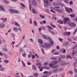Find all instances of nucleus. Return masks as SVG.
<instances>
[{
  "instance_id": "1",
  "label": "nucleus",
  "mask_w": 77,
  "mask_h": 77,
  "mask_svg": "<svg viewBox=\"0 0 77 77\" xmlns=\"http://www.w3.org/2000/svg\"><path fill=\"white\" fill-rule=\"evenodd\" d=\"M64 20L65 22L64 23V24H69L71 23V20L69 19V17H66L64 18Z\"/></svg>"
},
{
  "instance_id": "2",
  "label": "nucleus",
  "mask_w": 77,
  "mask_h": 77,
  "mask_svg": "<svg viewBox=\"0 0 77 77\" xmlns=\"http://www.w3.org/2000/svg\"><path fill=\"white\" fill-rule=\"evenodd\" d=\"M53 46V44H51V43H49V44L48 43H45L44 44V47L45 48H50V47H51Z\"/></svg>"
},
{
  "instance_id": "3",
  "label": "nucleus",
  "mask_w": 77,
  "mask_h": 77,
  "mask_svg": "<svg viewBox=\"0 0 77 77\" xmlns=\"http://www.w3.org/2000/svg\"><path fill=\"white\" fill-rule=\"evenodd\" d=\"M48 29H49V32H50V33H52V35H55V33H54V32H53L51 30H50V29H51V30H53V28L52 27L50 26H48Z\"/></svg>"
},
{
  "instance_id": "4",
  "label": "nucleus",
  "mask_w": 77,
  "mask_h": 77,
  "mask_svg": "<svg viewBox=\"0 0 77 77\" xmlns=\"http://www.w3.org/2000/svg\"><path fill=\"white\" fill-rule=\"evenodd\" d=\"M55 10L56 11H58V12L59 13H60V14H62L63 12L62 10L60 8L55 9Z\"/></svg>"
},
{
  "instance_id": "5",
  "label": "nucleus",
  "mask_w": 77,
  "mask_h": 77,
  "mask_svg": "<svg viewBox=\"0 0 77 77\" xmlns=\"http://www.w3.org/2000/svg\"><path fill=\"white\" fill-rule=\"evenodd\" d=\"M44 2H45L44 6H48L49 4H50L48 2H47V1H46L45 0H44Z\"/></svg>"
},
{
  "instance_id": "6",
  "label": "nucleus",
  "mask_w": 77,
  "mask_h": 77,
  "mask_svg": "<svg viewBox=\"0 0 77 77\" xmlns=\"http://www.w3.org/2000/svg\"><path fill=\"white\" fill-rule=\"evenodd\" d=\"M36 65L37 66H38V68L39 69H41L42 68V67H41V64L40 63H36Z\"/></svg>"
},
{
  "instance_id": "7",
  "label": "nucleus",
  "mask_w": 77,
  "mask_h": 77,
  "mask_svg": "<svg viewBox=\"0 0 77 77\" xmlns=\"http://www.w3.org/2000/svg\"><path fill=\"white\" fill-rule=\"evenodd\" d=\"M48 40L50 42V43L51 44H52V45H53V43H54V42L53 41L52 39L50 37H48Z\"/></svg>"
},
{
  "instance_id": "8",
  "label": "nucleus",
  "mask_w": 77,
  "mask_h": 77,
  "mask_svg": "<svg viewBox=\"0 0 77 77\" xmlns=\"http://www.w3.org/2000/svg\"><path fill=\"white\" fill-rule=\"evenodd\" d=\"M60 65L61 66H66L67 65V63L65 62H63L61 63Z\"/></svg>"
},
{
  "instance_id": "9",
  "label": "nucleus",
  "mask_w": 77,
  "mask_h": 77,
  "mask_svg": "<svg viewBox=\"0 0 77 77\" xmlns=\"http://www.w3.org/2000/svg\"><path fill=\"white\" fill-rule=\"evenodd\" d=\"M53 5L55 6H59V4L57 2H54L53 3Z\"/></svg>"
},
{
  "instance_id": "10",
  "label": "nucleus",
  "mask_w": 77,
  "mask_h": 77,
  "mask_svg": "<svg viewBox=\"0 0 77 77\" xmlns=\"http://www.w3.org/2000/svg\"><path fill=\"white\" fill-rule=\"evenodd\" d=\"M32 3L34 6H36V2H35V0H32Z\"/></svg>"
},
{
  "instance_id": "11",
  "label": "nucleus",
  "mask_w": 77,
  "mask_h": 77,
  "mask_svg": "<svg viewBox=\"0 0 77 77\" xmlns=\"http://www.w3.org/2000/svg\"><path fill=\"white\" fill-rule=\"evenodd\" d=\"M58 70V68H56L55 69H54L53 70V72L54 73H56V72H57V70Z\"/></svg>"
},
{
  "instance_id": "12",
  "label": "nucleus",
  "mask_w": 77,
  "mask_h": 77,
  "mask_svg": "<svg viewBox=\"0 0 77 77\" xmlns=\"http://www.w3.org/2000/svg\"><path fill=\"white\" fill-rule=\"evenodd\" d=\"M70 26L71 27H75V26H76V25L74 23H70Z\"/></svg>"
},
{
  "instance_id": "13",
  "label": "nucleus",
  "mask_w": 77,
  "mask_h": 77,
  "mask_svg": "<svg viewBox=\"0 0 77 77\" xmlns=\"http://www.w3.org/2000/svg\"><path fill=\"white\" fill-rule=\"evenodd\" d=\"M52 63H53V64L56 65V64H57L58 63V61L57 60H54L53 61V62H52Z\"/></svg>"
},
{
  "instance_id": "14",
  "label": "nucleus",
  "mask_w": 77,
  "mask_h": 77,
  "mask_svg": "<svg viewBox=\"0 0 77 77\" xmlns=\"http://www.w3.org/2000/svg\"><path fill=\"white\" fill-rule=\"evenodd\" d=\"M13 30L14 31H15V32H18V28L16 27H14Z\"/></svg>"
},
{
  "instance_id": "15",
  "label": "nucleus",
  "mask_w": 77,
  "mask_h": 77,
  "mask_svg": "<svg viewBox=\"0 0 77 77\" xmlns=\"http://www.w3.org/2000/svg\"><path fill=\"white\" fill-rule=\"evenodd\" d=\"M42 37L43 38L45 39H48V37L47 36H46L45 35L43 34L42 35Z\"/></svg>"
},
{
  "instance_id": "16",
  "label": "nucleus",
  "mask_w": 77,
  "mask_h": 77,
  "mask_svg": "<svg viewBox=\"0 0 77 77\" xmlns=\"http://www.w3.org/2000/svg\"><path fill=\"white\" fill-rule=\"evenodd\" d=\"M9 11L11 14H14V10H13L12 9H9Z\"/></svg>"
},
{
  "instance_id": "17",
  "label": "nucleus",
  "mask_w": 77,
  "mask_h": 77,
  "mask_svg": "<svg viewBox=\"0 0 77 77\" xmlns=\"http://www.w3.org/2000/svg\"><path fill=\"white\" fill-rule=\"evenodd\" d=\"M32 68L33 70H34V71H36V66H34L33 65H32Z\"/></svg>"
},
{
  "instance_id": "18",
  "label": "nucleus",
  "mask_w": 77,
  "mask_h": 77,
  "mask_svg": "<svg viewBox=\"0 0 77 77\" xmlns=\"http://www.w3.org/2000/svg\"><path fill=\"white\" fill-rule=\"evenodd\" d=\"M34 25L35 26H38V22H37L36 20H35L34 21Z\"/></svg>"
},
{
  "instance_id": "19",
  "label": "nucleus",
  "mask_w": 77,
  "mask_h": 77,
  "mask_svg": "<svg viewBox=\"0 0 77 77\" xmlns=\"http://www.w3.org/2000/svg\"><path fill=\"white\" fill-rule=\"evenodd\" d=\"M64 9H65V10H66V11L67 12H68V13H70V11H69V10L66 7H65L64 8Z\"/></svg>"
},
{
  "instance_id": "20",
  "label": "nucleus",
  "mask_w": 77,
  "mask_h": 77,
  "mask_svg": "<svg viewBox=\"0 0 77 77\" xmlns=\"http://www.w3.org/2000/svg\"><path fill=\"white\" fill-rule=\"evenodd\" d=\"M5 24L3 23H1L0 24V28H4L5 27Z\"/></svg>"
},
{
  "instance_id": "21",
  "label": "nucleus",
  "mask_w": 77,
  "mask_h": 77,
  "mask_svg": "<svg viewBox=\"0 0 77 77\" xmlns=\"http://www.w3.org/2000/svg\"><path fill=\"white\" fill-rule=\"evenodd\" d=\"M49 65L50 67H51V68H53V65H54L53 64V62H51L49 64Z\"/></svg>"
},
{
  "instance_id": "22",
  "label": "nucleus",
  "mask_w": 77,
  "mask_h": 77,
  "mask_svg": "<svg viewBox=\"0 0 77 77\" xmlns=\"http://www.w3.org/2000/svg\"><path fill=\"white\" fill-rule=\"evenodd\" d=\"M5 69V68L3 67H0V71H4Z\"/></svg>"
},
{
  "instance_id": "23",
  "label": "nucleus",
  "mask_w": 77,
  "mask_h": 77,
  "mask_svg": "<svg viewBox=\"0 0 77 77\" xmlns=\"http://www.w3.org/2000/svg\"><path fill=\"white\" fill-rule=\"evenodd\" d=\"M57 22L58 23H59V24H62L63 23V21L60 20H57Z\"/></svg>"
},
{
  "instance_id": "24",
  "label": "nucleus",
  "mask_w": 77,
  "mask_h": 77,
  "mask_svg": "<svg viewBox=\"0 0 77 77\" xmlns=\"http://www.w3.org/2000/svg\"><path fill=\"white\" fill-rule=\"evenodd\" d=\"M45 23H46V21H45V20L43 21L42 22H41L40 23V24H45Z\"/></svg>"
},
{
  "instance_id": "25",
  "label": "nucleus",
  "mask_w": 77,
  "mask_h": 77,
  "mask_svg": "<svg viewBox=\"0 0 77 77\" xmlns=\"http://www.w3.org/2000/svg\"><path fill=\"white\" fill-rule=\"evenodd\" d=\"M2 50H3L4 51H5V52H8V49L5 48H2Z\"/></svg>"
},
{
  "instance_id": "26",
  "label": "nucleus",
  "mask_w": 77,
  "mask_h": 77,
  "mask_svg": "<svg viewBox=\"0 0 77 77\" xmlns=\"http://www.w3.org/2000/svg\"><path fill=\"white\" fill-rule=\"evenodd\" d=\"M77 54V51H74L72 52V55L74 56V55H76Z\"/></svg>"
},
{
  "instance_id": "27",
  "label": "nucleus",
  "mask_w": 77,
  "mask_h": 77,
  "mask_svg": "<svg viewBox=\"0 0 77 77\" xmlns=\"http://www.w3.org/2000/svg\"><path fill=\"white\" fill-rule=\"evenodd\" d=\"M38 41L40 44H43V42L42 41V40L41 39H38Z\"/></svg>"
},
{
  "instance_id": "28",
  "label": "nucleus",
  "mask_w": 77,
  "mask_h": 77,
  "mask_svg": "<svg viewBox=\"0 0 77 77\" xmlns=\"http://www.w3.org/2000/svg\"><path fill=\"white\" fill-rule=\"evenodd\" d=\"M64 2L66 3V4H68L69 3V0H63Z\"/></svg>"
},
{
  "instance_id": "29",
  "label": "nucleus",
  "mask_w": 77,
  "mask_h": 77,
  "mask_svg": "<svg viewBox=\"0 0 77 77\" xmlns=\"http://www.w3.org/2000/svg\"><path fill=\"white\" fill-rule=\"evenodd\" d=\"M0 10H2L4 11H5V10L4 9V8H3V7L2 6H0Z\"/></svg>"
},
{
  "instance_id": "30",
  "label": "nucleus",
  "mask_w": 77,
  "mask_h": 77,
  "mask_svg": "<svg viewBox=\"0 0 77 77\" xmlns=\"http://www.w3.org/2000/svg\"><path fill=\"white\" fill-rule=\"evenodd\" d=\"M63 53H65L66 52V50L64 49H62L60 50Z\"/></svg>"
},
{
  "instance_id": "31",
  "label": "nucleus",
  "mask_w": 77,
  "mask_h": 77,
  "mask_svg": "<svg viewBox=\"0 0 77 77\" xmlns=\"http://www.w3.org/2000/svg\"><path fill=\"white\" fill-rule=\"evenodd\" d=\"M59 5L61 6H62V7H64L65 6V5L63 3H60L59 4Z\"/></svg>"
},
{
  "instance_id": "32",
  "label": "nucleus",
  "mask_w": 77,
  "mask_h": 77,
  "mask_svg": "<svg viewBox=\"0 0 77 77\" xmlns=\"http://www.w3.org/2000/svg\"><path fill=\"white\" fill-rule=\"evenodd\" d=\"M68 44H69V42H65L64 43L63 45L64 46H66Z\"/></svg>"
},
{
  "instance_id": "33",
  "label": "nucleus",
  "mask_w": 77,
  "mask_h": 77,
  "mask_svg": "<svg viewBox=\"0 0 77 77\" xmlns=\"http://www.w3.org/2000/svg\"><path fill=\"white\" fill-rule=\"evenodd\" d=\"M60 57H61V59H65V56L63 55H60Z\"/></svg>"
},
{
  "instance_id": "34",
  "label": "nucleus",
  "mask_w": 77,
  "mask_h": 77,
  "mask_svg": "<svg viewBox=\"0 0 77 77\" xmlns=\"http://www.w3.org/2000/svg\"><path fill=\"white\" fill-rule=\"evenodd\" d=\"M14 13L15 14H18V13H19V11L16 10H14Z\"/></svg>"
},
{
  "instance_id": "35",
  "label": "nucleus",
  "mask_w": 77,
  "mask_h": 77,
  "mask_svg": "<svg viewBox=\"0 0 77 77\" xmlns=\"http://www.w3.org/2000/svg\"><path fill=\"white\" fill-rule=\"evenodd\" d=\"M57 58L56 57H52L50 58L51 60H57Z\"/></svg>"
},
{
  "instance_id": "36",
  "label": "nucleus",
  "mask_w": 77,
  "mask_h": 77,
  "mask_svg": "<svg viewBox=\"0 0 77 77\" xmlns=\"http://www.w3.org/2000/svg\"><path fill=\"white\" fill-rule=\"evenodd\" d=\"M32 11L34 14H35L36 13V11L34 9H32Z\"/></svg>"
},
{
  "instance_id": "37",
  "label": "nucleus",
  "mask_w": 77,
  "mask_h": 77,
  "mask_svg": "<svg viewBox=\"0 0 77 77\" xmlns=\"http://www.w3.org/2000/svg\"><path fill=\"white\" fill-rule=\"evenodd\" d=\"M59 66V65H58V64H57V65H56L54 66H53V68H57V67H58V66Z\"/></svg>"
},
{
  "instance_id": "38",
  "label": "nucleus",
  "mask_w": 77,
  "mask_h": 77,
  "mask_svg": "<svg viewBox=\"0 0 77 77\" xmlns=\"http://www.w3.org/2000/svg\"><path fill=\"white\" fill-rule=\"evenodd\" d=\"M4 3H9L10 2L6 0H4Z\"/></svg>"
},
{
  "instance_id": "39",
  "label": "nucleus",
  "mask_w": 77,
  "mask_h": 77,
  "mask_svg": "<svg viewBox=\"0 0 77 77\" xmlns=\"http://www.w3.org/2000/svg\"><path fill=\"white\" fill-rule=\"evenodd\" d=\"M60 53L59 52H56L54 53V55H58Z\"/></svg>"
},
{
  "instance_id": "40",
  "label": "nucleus",
  "mask_w": 77,
  "mask_h": 77,
  "mask_svg": "<svg viewBox=\"0 0 77 77\" xmlns=\"http://www.w3.org/2000/svg\"><path fill=\"white\" fill-rule=\"evenodd\" d=\"M3 54L5 57L6 59H7V58H8V56L7 55H6V54H5V53H3Z\"/></svg>"
},
{
  "instance_id": "41",
  "label": "nucleus",
  "mask_w": 77,
  "mask_h": 77,
  "mask_svg": "<svg viewBox=\"0 0 77 77\" xmlns=\"http://www.w3.org/2000/svg\"><path fill=\"white\" fill-rule=\"evenodd\" d=\"M63 68H60L58 69V71L60 72V71H63Z\"/></svg>"
},
{
  "instance_id": "42",
  "label": "nucleus",
  "mask_w": 77,
  "mask_h": 77,
  "mask_svg": "<svg viewBox=\"0 0 77 77\" xmlns=\"http://www.w3.org/2000/svg\"><path fill=\"white\" fill-rule=\"evenodd\" d=\"M22 63L23 64L24 67H26V64H25V63L24 62V61H22Z\"/></svg>"
},
{
  "instance_id": "43",
  "label": "nucleus",
  "mask_w": 77,
  "mask_h": 77,
  "mask_svg": "<svg viewBox=\"0 0 77 77\" xmlns=\"http://www.w3.org/2000/svg\"><path fill=\"white\" fill-rule=\"evenodd\" d=\"M40 17L42 18H45V15H42L41 14L40 15Z\"/></svg>"
},
{
  "instance_id": "44",
  "label": "nucleus",
  "mask_w": 77,
  "mask_h": 77,
  "mask_svg": "<svg viewBox=\"0 0 77 77\" xmlns=\"http://www.w3.org/2000/svg\"><path fill=\"white\" fill-rule=\"evenodd\" d=\"M14 24L16 26H18V27H20V25H19V24H18V23H17L16 22H15Z\"/></svg>"
},
{
  "instance_id": "45",
  "label": "nucleus",
  "mask_w": 77,
  "mask_h": 77,
  "mask_svg": "<svg viewBox=\"0 0 77 77\" xmlns=\"http://www.w3.org/2000/svg\"><path fill=\"white\" fill-rule=\"evenodd\" d=\"M29 21L30 24H32V23H33V22H32V18H30Z\"/></svg>"
},
{
  "instance_id": "46",
  "label": "nucleus",
  "mask_w": 77,
  "mask_h": 77,
  "mask_svg": "<svg viewBox=\"0 0 77 77\" xmlns=\"http://www.w3.org/2000/svg\"><path fill=\"white\" fill-rule=\"evenodd\" d=\"M59 62H63V60L62 59H60V58H59Z\"/></svg>"
},
{
  "instance_id": "47",
  "label": "nucleus",
  "mask_w": 77,
  "mask_h": 77,
  "mask_svg": "<svg viewBox=\"0 0 77 77\" xmlns=\"http://www.w3.org/2000/svg\"><path fill=\"white\" fill-rule=\"evenodd\" d=\"M41 29H42V30H45V27L44 26H42L41 27Z\"/></svg>"
},
{
  "instance_id": "48",
  "label": "nucleus",
  "mask_w": 77,
  "mask_h": 77,
  "mask_svg": "<svg viewBox=\"0 0 77 77\" xmlns=\"http://www.w3.org/2000/svg\"><path fill=\"white\" fill-rule=\"evenodd\" d=\"M23 57H26V53H23L22 54Z\"/></svg>"
},
{
  "instance_id": "49",
  "label": "nucleus",
  "mask_w": 77,
  "mask_h": 77,
  "mask_svg": "<svg viewBox=\"0 0 77 77\" xmlns=\"http://www.w3.org/2000/svg\"><path fill=\"white\" fill-rule=\"evenodd\" d=\"M70 17H74V16H75V14H71L70 15Z\"/></svg>"
},
{
  "instance_id": "50",
  "label": "nucleus",
  "mask_w": 77,
  "mask_h": 77,
  "mask_svg": "<svg viewBox=\"0 0 77 77\" xmlns=\"http://www.w3.org/2000/svg\"><path fill=\"white\" fill-rule=\"evenodd\" d=\"M34 76H38V74L36 73H35L33 74Z\"/></svg>"
},
{
  "instance_id": "51",
  "label": "nucleus",
  "mask_w": 77,
  "mask_h": 77,
  "mask_svg": "<svg viewBox=\"0 0 77 77\" xmlns=\"http://www.w3.org/2000/svg\"><path fill=\"white\" fill-rule=\"evenodd\" d=\"M52 19L54 20H57V18L54 17H52Z\"/></svg>"
},
{
  "instance_id": "52",
  "label": "nucleus",
  "mask_w": 77,
  "mask_h": 77,
  "mask_svg": "<svg viewBox=\"0 0 77 77\" xmlns=\"http://www.w3.org/2000/svg\"><path fill=\"white\" fill-rule=\"evenodd\" d=\"M20 54L23 53V51L22 49H21L20 50Z\"/></svg>"
},
{
  "instance_id": "53",
  "label": "nucleus",
  "mask_w": 77,
  "mask_h": 77,
  "mask_svg": "<svg viewBox=\"0 0 77 77\" xmlns=\"http://www.w3.org/2000/svg\"><path fill=\"white\" fill-rule=\"evenodd\" d=\"M67 58H69L70 59H72L70 55H67L66 56Z\"/></svg>"
},
{
  "instance_id": "54",
  "label": "nucleus",
  "mask_w": 77,
  "mask_h": 77,
  "mask_svg": "<svg viewBox=\"0 0 77 77\" xmlns=\"http://www.w3.org/2000/svg\"><path fill=\"white\" fill-rule=\"evenodd\" d=\"M47 75H51V72H48Z\"/></svg>"
},
{
  "instance_id": "55",
  "label": "nucleus",
  "mask_w": 77,
  "mask_h": 77,
  "mask_svg": "<svg viewBox=\"0 0 77 77\" xmlns=\"http://www.w3.org/2000/svg\"><path fill=\"white\" fill-rule=\"evenodd\" d=\"M67 35V32H63V35L64 36H66Z\"/></svg>"
},
{
  "instance_id": "56",
  "label": "nucleus",
  "mask_w": 77,
  "mask_h": 77,
  "mask_svg": "<svg viewBox=\"0 0 77 77\" xmlns=\"http://www.w3.org/2000/svg\"><path fill=\"white\" fill-rule=\"evenodd\" d=\"M4 62L5 63H8V62H9V61L8 60H4Z\"/></svg>"
},
{
  "instance_id": "57",
  "label": "nucleus",
  "mask_w": 77,
  "mask_h": 77,
  "mask_svg": "<svg viewBox=\"0 0 77 77\" xmlns=\"http://www.w3.org/2000/svg\"><path fill=\"white\" fill-rule=\"evenodd\" d=\"M44 68L46 69H50V67H49L46 66L44 67Z\"/></svg>"
},
{
  "instance_id": "58",
  "label": "nucleus",
  "mask_w": 77,
  "mask_h": 77,
  "mask_svg": "<svg viewBox=\"0 0 77 77\" xmlns=\"http://www.w3.org/2000/svg\"><path fill=\"white\" fill-rule=\"evenodd\" d=\"M48 63L47 62L45 63L44 64V66H47V65H48Z\"/></svg>"
},
{
  "instance_id": "59",
  "label": "nucleus",
  "mask_w": 77,
  "mask_h": 77,
  "mask_svg": "<svg viewBox=\"0 0 77 77\" xmlns=\"http://www.w3.org/2000/svg\"><path fill=\"white\" fill-rule=\"evenodd\" d=\"M29 8L30 10L31 11V10H32V6H31V5L30 4L29 5Z\"/></svg>"
},
{
  "instance_id": "60",
  "label": "nucleus",
  "mask_w": 77,
  "mask_h": 77,
  "mask_svg": "<svg viewBox=\"0 0 77 77\" xmlns=\"http://www.w3.org/2000/svg\"><path fill=\"white\" fill-rule=\"evenodd\" d=\"M69 74H70L71 75H72L73 74V72L72 71H70L69 72Z\"/></svg>"
},
{
  "instance_id": "61",
  "label": "nucleus",
  "mask_w": 77,
  "mask_h": 77,
  "mask_svg": "<svg viewBox=\"0 0 77 77\" xmlns=\"http://www.w3.org/2000/svg\"><path fill=\"white\" fill-rule=\"evenodd\" d=\"M74 71L75 73H77V69H76L74 68Z\"/></svg>"
},
{
  "instance_id": "62",
  "label": "nucleus",
  "mask_w": 77,
  "mask_h": 77,
  "mask_svg": "<svg viewBox=\"0 0 77 77\" xmlns=\"http://www.w3.org/2000/svg\"><path fill=\"white\" fill-rule=\"evenodd\" d=\"M20 5H21L23 7V8H25V5H24L22 3H20Z\"/></svg>"
},
{
  "instance_id": "63",
  "label": "nucleus",
  "mask_w": 77,
  "mask_h": 77,
  "mask_svg": "<svg viewBox=\"0 0 77 77\" xmlns=\"http://www.w3.org/2000/svg\"><path fill=\"white\" fill-rule=\"evenodd\" d=\"M59 39L60 41V42H62V40H63V39L62 38H59Z\"/></svg>"
},
{
  "instance_id": "64",
  "label": "nucleus",
  "mask_w": 77,
  "mask_h": 77,
  "mask_svg": "<svg viewBox=\"0 0 77 77\" xmlns=\"http://www.w3.org/2000/svg\"><path fill=\"white\" fill-rule=\"evenodd\" d=\"M64 76V75H63V74L60 75L58 77H63Z\"/></svg>"
}]
</instances>
